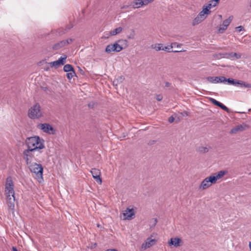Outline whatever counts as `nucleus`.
Masks as SVG:
<instances>
[{
	"mask_svg": "<svg viewBox=\"0 0 251 251\" xmlns=\"http://www.w3.org/2000/svg\"><path fill=\"white\" fill-rule=\"evenodd\" d=\"M218 106L220 107L222 109L226 111V112H227V113H229V109L221 102H220Z\"/></svg>",
	"mask_w": 251,
	"mask_h": 251,
	"instance_id": "72a5a7b5",
	"label": "nucleus"
},
{
	"mask_svg": "<svg viewBox=\"0 0 251 251\" xmlns=\"http://www.w3.org/2000/svg\"><path fill=\"white\" fill-rule=\"evenodd\" d=\"M237 83V86H240L241 87H245V88H251V84L247 83V82L243 81L238 80V81Z\"/></svg>",
	"mask_w": 251,
	"mask_h": 251,
	"instance_id": "4be33fe9",
	"label": "nucleus"
},
{
	"mask_svg": "<svg viewBox=\"0 0 251 251\" xmlns=\"http://www.w3.org/2000/svg\"><path fill=\"white\" fill-rule=\"evenodd\" d=\"M198 15L200 17V18L202 19L203 20L206 19L207 16L205 14L203 13L202 11H201Z\"/></svg>",
	"mask_w": 251,
	"mask_h": 251,
	"instance_id": "f704fd0d",
	"label": "nucleus"
},
{
	"mask_svg": "<svg viewBox=\"0 0 251 251\" xmlns=\"http://www.w3.org/2000/svg\"><path fill=\"white\" fill-rule=\"evenodd\" d=\"M170 84L169 82H165V86L166 87H169L170 86Z\"/></svg>",
	"mask_w": 251,
	"mask_h": 251,
	"instance_id": "49530a36",
	"label": "nucleus"
},
{
	"mask_svg": "<svg viewBox=\"0 0 251 251\" xmlns=\"http://www.w3.org/2000/svg\"><path fill=\"white\" fill-rule=\"evenodd\" d=\"M202 21H203V20L200 18V17L198 15H197V16L194 19L193 23H192V25H197L199 24V23H201Z\"/></svg>",
	"mask_w": 251,
	"mask_h": 251,
	"instance_id": "a878e982",
	"label": "nucleus"
},
{
	"mask_svg": "<svg viewBox=\"0 0 251 251\" xmlns=\"http://www.w3.org/2000/svg\"><path fill=\"white\" fill-rule=\"evenodd\" d=\"M123 30V28L121 27H119L117 28H116L113 30H111L109 32V35L110 36H114L116 35L119 33H120Z\"/></svg>",
	"mask_w": 251,
	"mask_h": 251,
	"instance_id": "b1692460",
	"label": "nucleus"
},
{
	"mask_svg": "<svg viewBox=\"0 0 251 251\" xmlns=\"http://www.w3.org/2000/svg\"><path fill=\"white\" fill-rule=\"evenodd\" d=\"M249 247H250V250L251 251V242H250Z\"/></svg>",
	"mask_w": 251,
	"mask_h": 251,
	"instance_id": "8fccbe9b",
	"label": "nucleus"
},
{
	"mask_svg": "<svg viewBox=\"0 0 251 251\" xmlns=\"http://www.w3.org/2000/svg\"><path fill=\"white\" fill-rule=\"evenodd\" d=\"M220 2V0H211L206 4L209 8L211 9L212 7H215Z\"/></svg>",
	"mask_w": 251,
	"mask_h": 251,
	"instance_id": "5701e85b",
	"label": "nucleus"
},
{
	"mask_svg": "<svg viewBox=\"0 0 251 251\" xmlns=\"http://www.w3.org/2000/svg\"><path fill=\"white\" fill-rule=\"evenodd\" d=\"M152 49L155 50L156 51L162 50L163 49V46L162 44H154L151 46Z\"/></svg>",
	"mask_w": 251,
	"mask_h": 251,
	"instance_id": "412c9836",
	"label": "nucleus"
},
{
	"mask_svg": "<svg viewBox=\"0 0 251 251\" xmlns=\"http://www.w3.org/2000/svg\"><path fill=\"white\" fill-rule=\"evenodd\" d=\"M220 58H226L231 60H233V52H226L219 54Z\"/></svg>",
	"mask_w": 251,
	"mask_h": 251,
	"instance_id": "6ab92c4d",
	"label": "nucleus"
},
{
	"mask_svg": "<svg viewBox=\"0 0 251 251\" xmlns=\"http://www.w3.org/2000/svg\"><path fill=\"white\" fill-rule=\"evenodd\" d=\"M243 29V27L242 26H239L236 27V31L238 32H240L242 31Z\"/></svg>",
	"mask_w": 251,
	"mask_h": 251,
	"instance_id": "c03bdc74",
	"label": "nucleus"
},
{
	"mask_svg": "<svg viewBox=\"0 0 251 251\" xmlns=\"http://www.w3.org/2000/svg\"><path fill=\"white\" fill-rule=\"evenodd\" d=\"M73 40L72 38H69L68 39L64 40V41H67V43H66V45H67L73 42Z\"/></svg>",
	"mask_w": 251,
	"mask_h": 251,
	"instance_id": "37998d69",
	"label": "nucleus"
},
{
	"mask_svg": "<svg viewBox=\"0 0 251 251\" xmlns=\"http://www.w3.org/2000/svg\"><path fill=\"white\" fill-rule=\"evenodd\" d=\"M63 70L66 72H69L70 71H73L74 69L71 65L66 64L64 65Z\"/></svg>",
	"mask_w": 251,
	"mask_h": 251,
	"instance_id": "cd10ccee",
	"label": "nucleus"
},
{
	"mask_svg": "<svg viewBox=\"0 0 251 251\" xmlns=\"http://www.w3.org/2000/svg\"><path fill=\"white\" fill-rule=\"evenodd\" d=\"M66 58L67 56L66 55H64L63 56H61L58 60L49 63V64L51 67H55L57 68L59 66L64 64Z\"/></svg>",
	"mask_w": 251,
	"mask_h": 251,
	"instance_id": "1a4fd4ad",
	"label": "nucleus"
},
{
	"mask_svg": "<svg viewBox=\"0 0 251 251\" xmlns=\"http://www.w3.org/2000/svg\"><path fill=\"white\" fill-rule=\"evenodd\" d=\"M218 83H225L227 81V79L224 76H218Z\"/></svg>",
	"mask_w": 251,
	"mask_h": 251,
	"instance_id": "473e14b6",
	"label": "nucleus"
},
{
	"mask_svg": "<svg viewBox=\"0 0 251 251\" xmlns=\"http://www.w3.org/2000/svg\"><path fill=\"white\" fill-rule=\"evenodd\" d=\"M210 9L209 8V7H208V6L206 4L203 5L202 10L201 11H202L203 13L208 15L210 13Z\"/></svg>",
	"mask_w": 251,
	"mask_h": 251,
	"instance_id": "c85d7f7f",
	"label": "nucleus"
},
{
	"mask_svg": "<svg viewBox=\"0 0 251 251\" xmlns=\"http://www.w3.org/2000/svg\"><path fill=\"white\" fill-rule=\"evenodd\" d=\"M233 60L234 59H239L241 58V55L240 54L233 52Z\"/></svg>",
	"mask_w": 251,
	"mask_h": 251,
	"instance_id": "ea45409f",
	"label": "nucleus"
},
{
	"mask_svg": "<svg viewBox=\"0 0 251 251\" xmlns=\"http://www.w3.org/2000/svg\"><path fill=\"white\" fill-rule=\"evenodd\" d=\"M91 173L93 178L100 184H101L102 180L100 177V172L99 169L93 168L92 169Z\"/></svg>",
	"mask_w": 251,
	"mask_h": 251,
	"instance_id": "ddd939ff",
	"label": "nucleus"
},
{
	"mask_svg": "<svg viewBox=\"0 0 251 251\" xmlns=\"http://www.w3.org/2000/svg\"><path fill=\"white\" fill-rule=\"evenodd\" d=\"M227 173V171L222 170L218 172L215 176H211L212 177L215 178L214 181L216 183L217 180L222 178Z\"/></svg>",
	"mask_w": 251,
	"mask_h": 251,
	"instance_id": "2eb2a0df",
	"label": "nucleus"
},
{
	"mask_svg": "<svg viewBox=\"0 0 251 251\" xmlns=\"http://www.w3.org/2000/svg\"><path fill=\"white\" fill-rule=\"evenodd\" d=\"M121 42V40H118L117 42L113 44L107 45L105 48V52L107 53H110L112 51L120 52L123 50V47L119 44V43Z\"/></svg>",
	"mask_w": 251,
	"mask_h": 251,
	"instance_id": "423d86ee",
	"label": "nucleus"
},
{
	"mask_svg": "<svg viewBox=\"0 0 251 251\" xmlns=\"http://www.w3.org/2000/svg\"><path fill=\"white\" fill-rule=\"evenodd\" d=\"M43 113L40 104L38 103H35L28 110V116L32 119H38L42 117Z\"/></svg>",
	"mask_w": 251,
	"mask_h": 251,
	"instance_id": "39448f33",
	"label": "nucleus"
},
{
	"mask_svg": "<svg viewBox=\"0 0 251 251\" xmlns=\"http://www.w3.org/2000/svg\"><path fill=\"white\" fill-rule=\"evenodd\" d=\"M156 99L157 100L161 101L163 99V97L161 95H157L156 97Z\"/></svg>",
	"mask_w": 251,
	"mask_h": 251,
	"instance_id": "a19ab883",
	"label": "nucleus"
},
{
	"mask_svg": "<svg viewBox=\"0 0 251 251\" xmlns=\"http://www.w3.org/2000/svg\"><path fill=\"white\" fill-rule=\"evenodd\" d=\"M142 0H134L131 3V6L134 9L138 8L143 6Z\"/></svg>",
	"mask_w": 251,
	"mask_h": 251,
	"instance_id": "dca6fc26",
	"label": "nucleus"
},
{
	"mask_svg": "<svg viewBox=\"0 0 251 251\" xmlns=\"http://www.w3.org/2000/svg\"><path fill=\"white\" fill-rule=\"evenodd\" d=\"M198 151L201 152H207L208 151V149L206 147L201 146L198 148Z\"/></svg>",
	"mask_w": 251,
	"mask_h": 251,
	"instance_id": "2f4dec72",
	"label": "nucleus"
},
{
	"mask_svg": "<svg viewBox=\"0 0 251 251\" xmlns=\"http://www.w3.org/2000/svg\"><path fill=\"white\" fill-rule=\"evenodd\" d=\"M182 240L179 238H172L168 242L169 245H173L175 247H180L182 245Z\"/></svg>",
	"mask_w": 251,
	"mask_h": 251,
	"instance_id": "4468645a",
	"label": "nucleus"
},
{
	"mask_svg": "<svg viewBox=\"0 0 251 251\" xmlns=\"http://www.w3.org/2000/svg\"><path fill=\"white\" fill-rule=\"evenodd\" d=\"M172 45L173 47L180 48L182 46L181 44L177 43L176 42L172 43Z\"/></svg>",
	"mask_w": 251,
	"mask_h": 251,
	"instance_id": "4c0bfd02",
	"label": "nucleus"
},
{
	"mask_svg": "<svg viewBox=\"0 0 251 251\" xmlns=\"http://www.w3.org/2000/svg\"><path fill=\"white\" fill-rule=\"evenodd\" d=\"M155 239H151V238H148L146 241L142 244L141 249L142 250H146L150 247L154 245L156 243Z\"/></svg>",
	"mask_w": 251,
	"mask_h": 251,
	"instance_id": "f8f14e48",
	"label": "nucleus"
},
{
	"mask_svg": "<svg viewBox=\"0 0 251 251\" xmlns=\"http://www.w3.org/2000/svg\"><path fill=\"white\" fill-rule=\"evenodd\" d=\"M173 46L172 45V44H171V45L169 46H165L163 47V49L162 50H164L165 51H167L168 52H179L181 51H185V50H172Z\"/></svg>",
	"mask_w": 251,
	"mask_h": 251,
	"instance_id": "a211bd4d",
	"label": "nucleus"
},
{
	"mask_svg": "<svg viewBox=\"0 0 251 251\" xmlns=\"http://www.w3.org/2000/svg\"><path fill=\"white\" fill-rule=\"evenodd\" d=\"M30 172L35 174L37 178H43V168L41 164L31 163L27 165Z\"/></svg>",
	"mask_w": 251,
	"mask_h": 251,
	"instance_id": "20e7f679",
	"label": "nucleus"
},
{
	"mask_svg": "<svg viewBox=\"0 0 251 251\" xmlns=\"http://www.w3.org/2000/svg\"><path fill=\"white\" fill-rule=\"evenodd\" d=\"M66 43H67V41H64V40H62L59 43L55 44L53 46L52 49L54 50H58L62 47L66 46Z\"/></svg>",
	"mask_w": 251,
	"mask_h": 251,
	"instance_id": "f3484780",
	"label": "nucleus"
},
{
	"mask_svg": "<svg viewBox=\"0 0 251 251\" xmlns=\"http://www.w3.org/2000/svg\"><path fill=\"white\" fill-rule=\"evenodd\" d=\"M210 100L213 104L218 106L220 103V102L217 101V100L213 98H210Z\"/></svg>",
	"mask_w": 251,
	"mask_h": 251,
	"instance_id": "e433bc0d",
	"label": "nucleus"
},
{
	"mask_svg": "<svg viewBox=\"0 0 251 251\" xmlns=\"http://www.w3.org/2000/svg\"><path fill=\"white\" fill-rule=\"evenodd\" d=\"M124 219L125 220H131L133 219L135 215L134 209L133 208H127L123 213Z\"/></svg>",
	"mask_w": 251,
	"mask_h": 251,
	"instance_id": "9d476101",
	"label": "nucleus"
},
{
	"mask_svg": "<svg viewBox=\"0 0 251 251\" xmlns=\"http://www.w3.org/2000/svg\"><path fill=\"white\" fill-rule=\"evenodd\" d=\"M245 128L244 127L241 125H238L237 126H235L234 128H232L230 131V133H236L238 131H241L244 130Z\"/></svg>",
	"mask_w": 251,
	"mask_h": 251,
	"instance_id": "aec40b11",
	"label": "nucleus"
},
{
	"mask_svg": "<svg viewBox=\"0 0 251 251\" xmlns=\"http://www.w3.org/2000/svg\"><path fill=\"white\" fill-rule=\"evenodd\" d=\"M220 17L221 18L222 17V15H219Z\"/></svg>",
	"mask_w": 251,
	"mask_h": 251,
	"instance_id": "3c124183",
	"label": "nucleus"
},
{
	"mask_svg": "<svg viewBox=\"0 0 251 251\" xmlns=\"http://www.w3.org/2000/svg\"><path fill=\"white\" fill-rule=\"evenodd\" d=\"M127 7H128V6L125 5V6H123V7L122 8H127Z\"/></svg>",
	"mask_w": 251,
	"mask_h": 251,
	"instance_id": "09e8293b",
	"label": "nucleus"
},
{
	"mask_svg": "<svg viewBox=\"0 0 251 251\" xmlns=\"http://www.w3.org/2000/svg\"><path fill=\"white\" fill-rule=\"evenodd\" d=\"M12 251H18L17 248L15 247H12Z\"/></svg>",
	"mask_w": 251,
	"mask_h": 251,
	"instance_id": "de8ad7c7",
	"label": "nucleus"
},
{
	"mask_svg": "<svg viewBox=\"0 0 251 251\" xmlns=\"http://www.w3.org/2000/svg\"><path fill=\"white\" fill-rule=\"evenodd\" d=\"M135 37V31L132 30L131 33L127 36V38L129 39H133Z\"/></svg>",
	"mask_w": 251,
	"mask_h": 251,
	"instance_id": "c9c22d12",
	"label": "nucleus"
},
{
	"mask_svg": "<svg viewBox=\"0 0 251 251\" xmlns=\"http://www.w3.org/2000/svg\"><path fill=\"white\" fill-rule=\"evenodd\" d=\"M44 142L42 139L35 136L27 138L25 140V145L27 148L39 151V153H41V150L45 148Z\"/></svg>",
	"mask_w": 251,
	"mask_h": 251,
	"instance_id": "f03ea898",
	"label": "nucleus"
},
{
	"mask_svg": "<svg viewBox=\"0 0 251 251\" xmlns=\"http://www.w3.org/2000/svg\"><path fill=\"white\" fill-rule=\"evenodd\" d=\"M37 127L38 129H41L43 132L49 134H53L55 132L53 128L49 124H39Z\"/></svg>",
	"mask_w": 251,
	"mask_h": 251,
	"instance_id": "6e6552de",
	"label": "nucleus"
},
{
	"mask_svg": "<svg viewBox=\"0 0 251 251\" xmlns=\"http://www.w3.org/2000/svg\"><path fill=\"white\" fill-rule=\"evenodd\" d=\"M157 223V220L156 218H153L151 220L149 224V226H150V228H153L154 227L156 223Z\"/></svg>",
	"mask_w": 251,
	"mask_h": 251,
	"instance_id": "c756f323",
	"label": "nucleus"
},
{
	"mask_svg": "<svg viewBox=\"0 0 251 251\" xmlns=\"http://www.w3.org/2000/svg\"><path fill=\"white\" fill-rule=\"evenodd\" d=\"M5 192L7 200V205L11 210H14L15 207L14 201L15 200L14 185L11 177H8L6 179Z\"/></svg>",
	"mask_w": 251,
	"mask_h": 251,
	"instance_id": "f257e3e1",
	"label": "nucleus"
},
{
	"mask_svg": "<svg viewBox=\"0 0 251 251\" xmlns=\"http://www.w3.org/2000/svg\"><path fill=\"white\" fill-rule=\"evenodd\" d=\"M238 80L234 79L233 78H229L227 79L226 82H227V83L229 84L233 85L234 86H237V83L238 82Z\"/></svg>",
	"mask_w": 251,
	"mask_h": 251,
	"instance_id": "bb28decb",
	"label": "nucleus"
},
{
	"mask_svg": "<svg viewBox=\"0 0 251 251\" xmlns=\"http://www.w3.org/2000/svg\"><path fill=\"white\" fill-rule=\"evenodd\" d=\"M75 75V73L73 70V71H70L69 72H67V77L69 79H71Z\"/></svg>",
	"mask_w": 251,
	"mask_h": 251,
	"instance_id": "7c9ffc66",
	"label": "nucleus"
},
{
	"mask_svg": "<svg viewBox=\"0 0 251 251\" xmlns=\"http://www.w3.org/2000/svg\"><path fill=\"white\" fill-rule=\"evenodd\" d=\"M39 154V151L28 148L25 150L23 152V158L25 160L26 165L31 163L33 159L35 160H37L38 159L36 157V156Z\"/></svg>",
	"mask_w": 251,
	"mask_h": 251,
	"instance_id": "7ed1b4c3",
	"label": "nucleus"
},
{
	"mask_svg": "<svg viewBox=\"0 0 251 251\" xmlns=\"http://www.w3.org/2000/svg\"><path fill=\"white\" fill-rule=\"evenodd\" d=\"M124 79V77L123 76H120L117 79V80L118 82H122Z\"/></svg>",
	"mask_w": 251,
	"mask_h": 251,
	"instance_id": "79ce46f5",
	"label": "nucleus"
},
{
	"mask_svg": "<svg viewBox=\"0 0 251 251\" xmlns=\"http://www.w3.org/2000/svg\"><path fill=\"white\" fill-rule=\"evenodd\" d=\"M154 0H142L143 1V5H146L148 4L149 3L152 2Z\"/></svg>",
	"mask_w": 251,
	"mask_h": 251,
	"instance_id": "58836bf2",
	"label": "nucleus"
},
{
	"mask_svg": "<svg viewBox=\"0 0 251 251\" xmlns=\"http://www.w3.org/2000/svg\"><path fill=\"white\" fill-rule=\"evenodd\" d=\"M174 118L173 116H171L169 118L168 121L170 123H171L174 122Z\"/></svg>",
	"mask_w": 251,
	"mask_h": 251,
	"instance_id": "a18cd8bd",
	"label": "nucleus"
},
{
	"mask_svg": "<svg viewBox=\"0 0 251 251\" xmlns=\"http://www.w3.org/2000/svg\"><path fill=\"white\" fill-rule=\"evenodd\" d=\"M232 19L233 16H231L229 17L228 19L224 20L223 21V24L219 28V32L220 33H223L227 28V26L231 23Z\"/></svg>",
	"mask_w": 251,
	"mask_h": 251,
	"instance_id": "9b49d317",
	"label": "nucleus"
},
{
	"mask_svg": "<svg viewBox=\"0 0 251 251\" xmlns=\"http://www.w3.org/2000/svg\"><path fill=\"white\" fill-rule=\"evenodd\" d=\"M207 80L211 83H218V76H208L206 78Z\"/></svg>",
	"mask_w": 251,
	"mask_h": 251,
	"instance_id": "393cba45",
	"label": "nucleus"
},
{
	"mask_svg": "<svg viewBox=\"0 0 251 251\" xmlns=\"http://www.w3.org/2000/svg\"><path fill=\"white\" fill-rule=\"evenodd\" d=\"M214 180L215 178H214V177H212L211 176L206 177L201 182V185H200L199 189L204 190L208 188L212 184L215 183Z\"/></svg>",
	"mask_w": 251,
	"mask_h": 251,
	"instance_id": "0eeeda50",
	"label": "nucleus"
}]
</instances>
